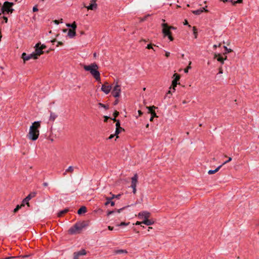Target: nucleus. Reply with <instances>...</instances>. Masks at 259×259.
Segmentation results:
<instances>
[{"instance_id": "nucleus-1", "label": "nucleus", "mask_w": 259, "mask_h": 259, "mask_svg": "<svg viewBox=\"0 0 259 259\" xmlns=\"http://www.w3.org/2000/svg\"><path fill=\"white\" fill-rule=\"evenodd\" d=\"M40 121H34L32 123L27 135V137L32 141H36L39 135V128L40 127Z\"/></svg>"}, {"instance_id": "nucleus-2", "label": "nucleus", "mask_w": 259, "mask_h": 259, "mask_svg": "<svg viewBox=\"0 0 259 259\" xmlns=\"http://www.w3.org/2000/svg\"><path fill=\"white\" fill-rule=\"evenodd\" d=\"M83 68L85 71H89L96 80H100V73L98 71L99 67L96 63H92L90 65H83Z\"/></svg>"}, {"instance_id": "nucleus-3", "label": "nucleus", "mask_w": 259, "mask_h": 259, "mask_svg": "<svg viewBox=\"0 0 259 259\" xmlns=\"http://www.w3.org/2000/svg\"><path fill=\"white\" fill-rule=\"evenodd\" d=\"M162 27V33L164 36H168L170 41H172L174 38L171 35V29L175 30L176 29L174 26H169L167 23H162L161 24Z\"/></svg>"}, {"instance_id": "nucleus-4", "label": "nucleus", "mask_w": 259, "mask_h": 259, "mask_svg": "<svg viewBox=\"0 0 259 259\" xmlns=\"http://www.w3.org/2000/svg\"><path fill=\"white\" fill-rule=\"evenodd\" d=\"M87 226L88 224L84 221L76 223L73 226L68 230V233L70 234H75L77 231L81 230L83 228Z\"/></svg>"}, {"instance_id": "nucleus-5", "label": "nucleus", "mask_w": 259, "mask_h": 259, "mask_svg": "<svg viewBox=\"0 0 259 259\" xmlns=\"http://www.w3.org/2000/svg\"><path fill=\"white\" fill-rule=\"evenodd\" d=\"M14 4L13 3L5 2L1 8V11L2 13H4L6 12L8 14L12 13L14 11V9L12 8V7L14 6Z\"/></svg>"}, {"instance_id": "nucleus-6", "label": "nucleus", "mask_w": 259, "mask_h": 259, "mask_svg": "<svg viewBox=\"0 0 259 259\" xmlns=\"http://www.w3.org/2000/svg\"><path fill=\"white\" fill-rule=\"evenodd\" d=\"M21 58L23 59V63H25L27 61L29 60L30 59H37L36 57L34 52L30 54H27L26 53H23L21 55Z\"/></svg>"}, {"instance_id": "nucleus-7", "label": "nucleus", "mask_w": 259, "mask_h": 259, "mask_svg": "<svg viewBox=\"0 0 259 259\" xmlns=\"http://www.w3.org/2000/svg\"><path fill=\"white\" fill-rule=\"evenodd\" d=\"M138 176L137 174H135L134 176L132 178L131 182V187L133 189V192L134 194L136 193V186L138 183Z\"/></svg>"}, {"instance_id": "nucleus-8", "label": "nucleus", "mask_w": 259, "mask_h": 259, "mask_svg": "<svg viewBox=\"0 0 259 259\" xmlns=\"http://www.w3.org/2000/svg\"><path fill=\"white\" fill-rule=\"evenodd\" d=\"M120 92V87L118 84H116L114 87L111 93L113 97L115 98H117L119 97Z\"/></svg>"}, {"instance_id": "nucleus-9", "label": "nucleus", "mask_w": 259, "mask_h": 259, "mask_svg": "<svg viewBox=\"0 0 259 259\" xmlns=\"http://www.w3.org/2000/svg\"><path fill=\"white\" fill-rule=\"evenodd\" d=\"M112 89V86L108 84L107 82H106L104 84L102 85L101 90L106 94H108L111 91Z\"/></svg>"}, {"instance_id": "nucleus-10", "label": "nucleus", "mask_w": 259, "mask_h": 259, "mask_svg": "<svg viewBox=\"0 0 259 259\" xmlns=\"http://www.w3.org/2000/svg\"><path fill=\"white\" fill-rule=\"evenodd\" d=\"M150 217V213L146 211L140 212L138 214V218L140 219H143V220L149 219Z\"/></svg>"}, {"instance_id": "nucleus-11", "label": "nucleus", "mask_w": 259, "mask_h": 259, "mask_svg": "<svg viewBox=\"0 0 259 259\" xmlns=\"http://www.w3.org/2000/svg\"><path fill=\"white\" fill-rule=\"evenodd\" d=\"M36 195V193L35 192H33V193H30L27 197H26V198H25L22 203L23 204H24V205H25V204H27L28 206H29V201L33 197H35Z\"/></svg>"}, {"instance_id": "nucleus-12", "label": "nucleus", "mask_w": 259, "mask_h": 259, "mask_svg": "<svg viewBox=\"0 0 259 259\" xmlns=\"http://www.w3.org/2000/svg\"><path fill=\"white\" fill-rule=\"evenodd\" d=\"M40 45V43H37L35 45L34 48H35V51L33 52L36 57L37 58L42 54L44 53V51L41 50V49L39 47V45Z\"/></svg>"}, {"instance_id": "nucleus-13", "label": "nucleus", "mask_w": 259, "mask_h": 259, "mask_svg": "<svg viewBox=\"0 0 259 259\" xmlns=\"http://www.w3.org/2000/svg\"><path fill=\"white\" fill-rule=\"evenodd\" d=\"M174 77H175L174 79L172 81V89L175 91V87H177V85L178 84V81L179 80L180 78V76L179 74L177 73H175L174 74Z\"/></svg>"}, {"instance_id": "nucleus-14", "label": "nucleus", "mask_w": 259, "mask_h": 259, "mask_svg": "<svg viewBox=\"0 0 259 259\" xmlns=\"http://www.w3.org/2000/svg\"><path fill=\"white\" fill-rule=\"evenodd\" d=\"M224 3H230L231 5L235 6L236 4H240L242 3V0H237L236 1H233V0H220Z\"/></svg>"}, {"instance_id": "nucleus-15", "label": "nucleus", "mask_w": 259, "mask_h": 259, "mask_svg": "<svg viewBox=\"0 0 259 259\" xmlns=\"http://www.w3.org/2000/svg\"><path fill=\"white\" fill-rule=\"evenodd\" d=\"M218 56V58H217V60L221 63L222 64H223L224 63V60H226L227 59V56L225 57V58H223L221 54H215L214 55V58H217Z\"/></svg>"}, {"instance_id": "nucleus-16", "label": "nucleus", "mask_w": 259, "mask_h": 259, "mask_svg": "<svg viewBox=\"0 0 259 259\" xmlns=\"http://www.w3.org/2000/svg\"><path fill=\"white\" fill-rule=\"evenodd\" d=\"M203 11L207 12V10H206L204 8H201L199 9L193 11L192 13L195 15H199L201 14Z\"/></svg>"}, {"instance_id": "nucleus-17", "label": "nucleus", "mask_w": 259, "mask_h": 259, "mask_svg": "<svg viewBox=\"0 0 259 259\" xmlns=\"http://www.w3.org/2000/svg\"><path fill=\"white\" fill-rule=\"evenodd\" d=\"M84 7L87 8L88 10H95L97 8V5L96 3H91L90 5L87 7L84 5Z\"/></svg>"}, {"instance_id": "nucleus-18", "label": "nucleus", "mask_w": 259, "mask_h": 259, "mask_svg": "<svg viewBox=\"0 0 259 259\" xmlns=\"http://www.w3.org/2000/svg\"><path fill=\"white\" fill-rule=\"evenodd\" d=\"M75 29H69L68 31L67 36L69 38H73L76 35Z\"/></svg>"}, {"instance_id": "nucleus-19", "label": "nucleus", "mask_w": 259, "mask_h": 259, "mask_svg": "<svg viewBox=\"0 0 259 259\" xmlns=\"http://www.w3.org/2000/svg\"><path fill=\"white\" fill-rule=\"evenodd\" d=\"M143 224L147 225V226H150L151 225H153L154 224V221L151 220H149L148 219L147 220H144L142 221Z\"/></svg>"}, {"instance_id": "nucleus-20", "label": "nucleus", "mask_w": 259, "mask_h": 259, "mask_svg": "<svg viewBox=\"0 0 259 259\" xmlns=\"http://www.w3.org/2000/svg\"><path fill=\"white\" fill-rule=\"evenodd\" d=\"M66 25L68 27L71 28V29H75L76 30V27H77V25H76L75 22H73L72 24L67 23L66 24Z\"/></svg>"}, {"instance_id": "nucleus-21", "label": "nucleus", "mask_w": 259, "mask_h": 259, "mask_svg": "<svg viewBox=\"0 0 259 259\" xmlns=\"http://www.w3.org/2000/svg\"><path fill=\"white\" fill-rule=\"evenodd\" d=\"M87 212V208L83 206H81L77 211V213L78 214H81L83 213H85Z\"/></svg>"}, {"instance_id": "nucleus-22", "label": "nucleus", "mask_w": 259, "mask_h": 259, "mask_svg": "<svg viewBox=\"0 0 259 259\" xmlns=\"http://www.w3.org/2000/svg\"><path fill=\"white\" fill-rule=\"evenodd\" d=\"M222 166V165H220L218 167H217L214 170H209L208 171V174L209 175H212L213 174H215V172H218L219 169L221 168V167Z\"/></svg>"}, {"instance_id": "nucleus-23", "label": "nucleus", "mask_w": 259, "mask_h": 259, "mask_svg": "<svg viewBox=\"0 0 259 259\" xmlns=\"http://www.w3.org/2000/svg\"><path fill=\"white\" fill-rule=\"evenodd\" d=\"M68 211H69V209L68 208H65L64 210H62L59 211L58 213V217H61L64 214L66 213Z\"/></svg>"}, {"instance_id": "nucleus-24", "label": "nucleus", "mask_w": 259, "mask_h": 259, "mask_svg": "<svg viewBox=\"0 0 259 259\" xmlns=\"http://www.w3.org/2000/svg\"><path fill=\"white\" fill-rule=\"evenodd\" d=\"M57 115L55 113H54L51 111L50 112V118H49V120L50 121H54L55 120V119L57 118Z\"/></svg>"}, {"instance_id": "nucleus-25", "label": "nucleus", "mask_w": 259, "mask_h": 259, "mask_svg": "<svg viewBox=\"0 0 259 259\" xmlns=\"http://www.w3.org/2000/svg\"><path fill=\"white\" fill-rule=\"evenodd\" d=\"M115 253L116 254H120V253H127V251L125 249H118L114 251Z\"/></svg>"}, {"instance_id": "nucleus-26", "label": "nucleus", "mask_w": 259, "mask_h": 259, "mask_svg": "<svg viewBox=\"0 0 259 259\" xmlns=\"http://www.w3.org/2000/svg\"><path fill=\"white\" fill-rule=\"evenodd\" d=\"M23 206H24V205L22 203L20 205H17L13 210L14 213H16Z\"/></svg>"}, {"instance_id": "nucleus-27", "label": "nucleus", "mask_w": 259, "mask_h": 259, "mask_svg": "<svg viewBox=\"0 0 259 259\" xmlns=\"http://www.w3.org/2000/svg\"><path fill=\"white\" fill-rule=\"evenodd\" d=\"M121 131H123L120 128H116L115 132V135L116 137V138H118V134L121 132Z\"/></svg>"}, {"instance_id": "nucleus-28", "label": "nucleus", "mask_w": 259, "mask_h": 259, "mask_svg": "<svg viewBox=\"0 0 259 259\" xmlns=\"http://www.w3.org/2000/svg\"><path fill=\"white\" fill-rule=\"evenodd\" d=\"M76 252L79 255V256L85 255L87 253L86 251L84 249H81V250Z\"/></svg>"}, {"instance_id": "nucleus-29", "label": "nucleus", "mask_w": 259, "mask_h": 259, "mask_svg": "<svg viewBox=\"0 0 259 259\" xmlns=\"http://www.w3.org/2000/svg\"><path fill=\"white\" fill-rule=\"evenodd\" d=\"M74 171V168L72 166H70L68 167L67 169H66V172L72 173Z\"/></svg>"}, {"instance_id": "nucleus-30", "label": "nucleus", "mask_w": 259, "mask_h": 259, "mask_svg": "<svg viewBox=\"0 0 259 259\" xmlns=\"http://www.w3.org/2000/svg\"><path fill=\"white\" fill-rule=\"evenodd\" d=\"M99 106L101 107L104 108L105 110H107L109 109V106L107 105H105L104 104H102L101 103H99L98 104Z\"/></svg>"}, {"instance_id": "nucleus-31", "label": "nucleus", "mask_w": 259, "mask_h": 259, "mask_svg": "<svg viewBox=\"0 0 259 259\" xmlns=\"http://www.w3.org/2000/svg\"><path fill=\"white\" fill-rule=\"evenodd\" d=\"M193 34L194 35L195 38H196L197 37V29L196 27L194 26L193 27Z\"/></svg>"}, {"instance_id": "nucleus-32", "label": "nucleus", "mask_w": 259, "mask_h": 259, "mask_svg": "<svg viewBox=\"0 0 259 259\" xmlns=\"http://www.w3.org/2000/svg\"><path fill=\"white\" fill-rule=\"evenodd\" d=\"M147 108L148 109V113H151V111H154V109L156 108V107L154 106L147 107Z\"/></svg>"}, {"instance_id": "nucleus-33", "label": "nucleus", "mask_w": 259, "mask_h": 259, "mask_svg": "<svg viewBox=\"0 0 259 259\" xmlns=\"http://www.w3.org/2000/svg\"><path fill=\"white\" fill-rule=\"evenodd\" d=\"M224 48L225 49V52L224 53V55L232 52L231 49H228L226 46H224Z\"/></svg>"}, {"instance_id": "nucleus-34", "label": "nucleus", "mask_w": 259, "mask_h": 259, "mask_svg": "<svg viewBox=\"0 0 259 259\" xmlns=\"http://www.w3.org/2000/svg\"><path fill=\"white\" fill-rule=\"evenodd\" d=\"M191 62H189V65L184 69L185 73H188L189 69L191 68Z\"/></svg>"}, {"instance_id": "nucleus-35", "label": "nucleus", "mask_w": 259, "mask_h": 259, "mask_svg": "<svg viewBox=\"0 0 259 259\" xmlns=\"http://www.w3.org/2000/svg\"><path fill=\"white\" fill-rule=\"evenodd\" d=\"M116 128H120L123 131H124V128H123L122 127H121L120 126V123L119 120H117V122H116Z\"/></svg>"}, {"instance_id": "nucleus-36", "label": "nucleus", "mask_w": 259, "mask_h": 259, "mask_svg": "<svg viewBox=\"0 0 259 259\" xmlns=\"http://www.w3.org/2000/svg\"><path fill=\"white\" fill-rule=\"evenodd\" d=\"M130 224V222L128 223H125V222H121L120 224H118L117 225V226H127Z\"/></svg>"}, {"instance_id": "nucleus-37", "label": "nucleus", "mask_w": 259, "mask_h": 259, "mask_svg": "<svg viewBox=\"0 0 259 259\" xmlns=\"http://www.w3.org/2000/svg\"><path fill=\"white\" fill-rule=\"evenodd\" d=\"M121 196V194H117V195H115V194H112V197L111 198H112V199L113 198H117V199H119L120 197Z\"/></svg>"}, {"instance_id": "nucleus-38", "label": "nucleus", "mask_w": 259, "mask_h": 259, "mask_svg": "<svg viewBox=\"0 0 259 259\" xmlns=\"http://www.w3.org/2000/svg\"><path fill=\"white\" fill-rule=\"evenodd\" d=\"M112 199V198L106 197L107 201L105 202V205H107L110 203V200Z\"/></svg>"}, {"instance_id": "nucleus-39", "label": "nucleus", "mask_w": 259, "mask_h": 259, "mask_svg": "<svg viewBox=\"0 0 259 259\" xmlns=\"http://www.w3.org/2000/svg\"><path fill=\"white\" fill-rule=\"evenodd\" d=\"M146 49H152L154 51H155V50H154V49L152 47V45L151 44H148L147 46Z\"/></svg>"}, {"instance_id": "nucleus-40", "label": "nucleus", "mask_w": 259, "mask_h": 259, "mask_svg": "<svg viewBox=\"0 0 259 259\" xmlns=\"http://www.w3.org/2000/svg\"><path fill=\"white\" fill-rule=\"evenodd\" d=\"M73 255H74L73 259H78L79 255L77 254V253L76 252H74Z\"/></svg>"}, {"instance_id": "nucleus-41", "label": "nucleus", "mask_w": 259, "mask_h": 259, "mask_svg": "<svg viewBox=\"0 0 259 259\" xmlns=\"http://www.w3.org/2000/svg\"><path fill=\"white\" fill-rule=\"evenodd\" d=\"M231 160H232V158H231V157H229V159H228L227 161H225L224 163H223V164H222V166H223V165H224V164H225L227 163L228 162H229L231 161Z\"/></svg>"}, {"instance_id": "nucleus-42", "label": "nucleus", "mask_w": 259, "mask_h": 259, "mask_svg": "<svg viewBox=\"0 0 259 259\" xmlns=\"http://www.w3.org/2000/svg\"><path fill=\"white\" fill-rule=\"evenodd\" d=\"M38 9L37 8V7L36 5L33 7L32 11L33 12H37V11H38Z\"/></svg>"}, {"instance_id": "nucleus-43", "label": "nucleus", "mask_w": 259, "mask_h": 259, "mask_svg": "<svg viewBox=\"0 0 259 259\" xmlns=\"http://www.w3.org/2000/svg\"><path fill=\"white\" fill-rule=\"evenodd\" d=\"M150 114H151L152 117H157L156 114L154 111H151V113Z\"/></svg>"}, {"instance_id": "nucleus-44", "label": "nucleus", "mask_w": 259, "mask_h": 259, "mask_svg": "<svg viewBox=\"0 0 259 259\" xmlns=\"http://www.w3.org/2000/svg\"><path fill=\"white\" fill-rule=\"evenodd\" d=\"M119 115V112L117 111H115L113 113V116L115 118H116Z\"/></svg>"}, {"instance_id": "nucleus-45", "label": "nucleus", "mask_w": 259, "mask_h": 259, "mask_svg": "<svg viewBox=\"0 0 259 259\" xmlns=\"http://www.w3.org/2000/svg\"><path fill=\"white\" fill-rule=\"evenodd\" d=\"M114 212H115V211H114V210L108 211V212H107V215L108 216H109V215L112 214L114 213Z\"/></svg>"}, {"instance_id": "nucleus-46", "label": "nucleus", "mask_w": 259, "mask_h": 259, "mask_svg": "<svg viewBox=\"0 0 259 259\" xmlns=\"http://www.w3.org/2000/svg\"><path fill=\"white\" fill-rule=\"evenodd\" d=\"M128 206H127V207H128ZM125 207H127V206L123 207H122V208H120V209H118V210H117V212H118V213H120V212L122 210H123Z\"/></svg>"}, {"instance_id": "nucleus-47", "label": "nucleus", "mask_w": 259, "mask_h": 259, "mask_svg": "<svg viewBox=\"0 0 259 259\" xmlns=\"http://www.w3.org/2000/svg\"><path fill=\"white\" fill-rule=\"evenodd\" d=\"M184 25H188L189 27H191V25L188 24V22L187 20H185L184 22Z\"/></svg>"}, {"instance_id": "nucleus-48", "label": "nucleus", "mask_w": 259, "mask_h": 259, "mask_svg": "<svg viewBox=\"0 0 259 259\" xmlns=\"http://www.w3.org/2000/svg\"><path fill=\"white\" fill-rule=\"evenodd\" d=\"M104 121L105 122H107L108 119L109 118H110V117L109 116H104Z\"/></svg>"}, {"instance_id": "nucleus-49", "label": "nucleus", "mask_w": 259, "mask_h": 259, "mask_svg": "<svg viewBox=\"0 0 259 259\" xmlns=\"http://www.w3.org/2000/svg\"><path fill=\"white\" fill-rule=\"evenodd\" d=\"M17 257L16 256H10V257H5L4 258V259H14V258H16Z\"/></svg>"}, {"instance_id": "nucleus-50", "label": "nucleus", "mask_w": 259, "mask_h": 259, "mask_svg": "<svg viewBox=\"0 0 259 259\" xmlns=\"http://www.w3.org/2000/svg\"><path fill=\"white\" fill-rule=\"evenodd\" d=\"M219 74H222L223 73V69H222V67H220L219 68Z\"/></svg>"}, {"instance_id": "nucleus-51", "label": "nucleus", "mask_w": 259, "mask_h": 259, "mask_svg": "<svg viewBox=\"0 0 259 259\" xmlns=\"http://www.w3.org/2000/svg\"><path fill=\"white\" fill-rule=\"evenodd\" d=\"M39 47L41 49V50H42L43 49H45L46 48V46L45 45H42L40 47L39 46Z\"/></svg>"}, {"instance_id": "nucleus-52", "label": "nucleus", "mask_w": 259, "mask_h": 259, "mask_svg": "<svg viewBox=\"0 0 259 259\" xmlns=\"http://www.w3.org/2000/svg\"><path fill=\"white\" fill-rule=\"evenodd\" d=\"M114 136H116L115 135V134H114V135H111L109 137L108 139H109V140L112 139Z\"/></svg>"}, {"instance_id": "nucleus-53", "label": "nucleus", "mask_w": 259, "mask_h": 259, "mask_svg": "<svg viewBox=\"0 0 259 259\" xmlns=\"http://www.w3.org/2000/svg\"><path fill=\"white\" fill-rule=\"evenodd\" d=\"M110 204L112 206H113L115 205V202L114 201L110 200Z\"/></svg>"}, {"instance_id": "nucleus-54", "label": "nucleus", "mask_w": 259, "mask_h": 259, "mask_svg": "<svg viewBox=\"0 0 259 259\" xmlns=\"http://www.w3.org/2000/svg\"><path fill=\"white\" fill-rule=\"evenodd\" d=\"M63 45V42L61 41H58L57 47H58L59 45L62 46Z\"/></svg>"}, {"instance_id": "nucleus-55", "label": "nucleus", "mask_w": 259, "mask_h": 259, "mask_svg": "<svg viewBox=\"0 0 259 259\" xmlns=\"http://www.w3.org/2000/svg\"><path fill=\"white\" fill-rule=\"evenodd\" d=\"M170 56V53L168 52H165V56L168 57Z\"/></svg>"}, {"instance_id": "nucleus-56", "label": "nucleus", "mask_w": 259, "mask_h": 259, "mask_svg": "<svg viewBox=\"0 0 259 259\" xmlns=\"http://www.w3.org/2000/svg\"><path fill=\"white\" fill-rule=\"evenodd\" d=\"M141 224H143L142 222H138V221H137V222L136 223L135 225H141Z\"/></svg>"}, {"instance_id": "nucleus-57", "label": "nucleus", "mask_w": 259, "mask_h": 259, "mask_svg": "<svg viewBox=\"0 0 259 259\" xmlns=\"http://www.w3.org/2000/svg\"><path fill=\"white\" fill-rule=\"evenodd\" d=\"M4 20L5 21V23H7L8 22V18L4 16L3 17Z\"/></svg>"}, {"instance_id": "nucleus-58", "label": "nucleus", "mask_w": 259, "mask_h": 259, "mask_svg": "<svg viewBox=\"0 0 259 259\" xmlns=\"http://www.w3.org/2000/svg\"><path fill=\"white\" fill-rule=\"evenodd\" d=\"M54 22L56 24H57V25H58V24H59V21H58V20H54Z\"/></svg>"}, {"instance_id": "nucleus-59", "label": "nucleus", "mask_w": 259, "mask_h": 259, "mask_svg": "<svg viewBox=\"0 0 259 259\" xmlns=\"http://www.w3.org/2000/svg\"><path fill=\"white\" fill-rule=\"evenodd\" d=\"M108 228L110 231H112V230H113V227H111V226H110L108 227Z\"/></svg>"}, {"instance_id": "nucleus-60", "label": "nucleus", "mask_w": 259, "mask_h": 259, "mask_svg": "<svg viewBox=\"0 0 259 259\" xmlns=\"http://www.w3.org/2000/svg\"><path fill=\"white\" fill-rule=\"evenodd\" d=\"M42 185L44 187H47L48 186V184L47 182H44Z\"/></svg>"}, {"instance_id": "nucleus-61", "label": "nucleus", "mask_w": 259, "mask_h": 259, "mask_svg": "<svg viewBox=\"0 0 259 259\" xmlns=\"http://www.w3.org/2000/svg\"><path fill=\"white\" fill-rule=\"evenodd\" d=\"M118 99H116V100L114 101V105H116V104H118Z\"/></svg>"}, {"instance_id": "nucleus-62", "label": "nucleus", "mask_w": 259, "mask_h": 259, "mask_svg": "<svg viewBox=\"0 0 259 259\" xmlns=\"http://www.w3.org/2000/svg\"><path fill=\"white\" fill-rule=\"evenodd\" d=\"M138 113H139V116L142 115L143 114L141 110H139Z\"/></svg>"}, {"instance_id": "nucleus-63", "label": "nucleus", "mask_w": 259, "mask_h": 259, "mask_svg": "<svg viewBox=\"0 0 259 259\" xmlns=\"http://www.w3.org/2000/svg\"><path fill=\"white\" fill-rule=\"evenodd\" d=\"M97 0H91V3H96Z\"/></svg>"}, {"instance_id": "nucleus-64", "label": "nucleus", "mask_w": 259, "mask_h": 259, "mask_svg": "<svg viewBox=\"0 0 259 259\" xmlns=\"http://www.w3.org/2000/svg\"><path fill=\"white\" fill-rule=\"evenodd\" d=\"M112 120H113V121H116V122H117V121L118 120H116V118H115V117H114L113 118H112Z\"/></svg>"}]
</instances>
